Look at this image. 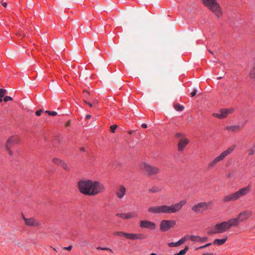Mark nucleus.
<instances>
[{
  "label": "nucleus",
  "mask_w": 255,
  "mask_h": 255,
  "mask_svg": "<svg viewBox=\"0 0 255 255\" xmlns=\"http://www.w3.org/2000/svg\"><path fill=\"white\" fill-rule=\"evenodd\" d=\"M78 185L80 192L87 195H96L105 189L104 186L98 181L82 180L78 182Z\"/></svg>",
  "instance_id": "1"
},
{
  "label": "nucleus",
  "mask_w": 255,
  "mask_h": 255,
  "mask_svg": "<svg viewBox=\"0 0 255 255\" xmlns=\"http://www.w3.org/2000/svg\"><path fill=\"white\" fill-rule=\"evenodd\" d=\"M250 186H247L241 188L237 192L225 196L223 198V201L224 202L235 201L241 197L246 195L250 192Z\"/></svg>",
  "instance_id": "2"
},
{
  "label": "nucleus",
  "mask_w": 255,
  "mask_h": 255,
  "mask_svg": "<svg viewBox=\"0 0 255 255\" xmlns=\"http://www.w3.org/2000/svg\"><path fill=\"white\" fill-rule=\"evenodd\" d=\"M186 200H183L179 202L172 204L171 206L161 205L160 206V213L172 214L180 211L183 206L186 204Z\"/></svg>",
  "instance_id": "3"
},
{
  "label": "nucleus",
  "mask_w": 255,
  "mask_h": 255,
  "mask_svg": "<svg viewBox=\"0 0 255 255\" xmlns=\"http://www.w3.org/2000/svg\"><path fill=\"white\" fill-rule=\"evenodd\" d=\"M203 4L208 7L217 17L222 15L221 7L217 0H202Z\"/></svg>",
  "instance_id": "4"
},
{
  "label": "nucleus",
  "mask_w": 255,
  "mask_h": 255,
  "mask_svg": "<svg viewBox=\"0 0 255 255\" xmlns=\"http://www.w3.org/2000/svg\"><path fill=\"white\" fill-rule=\"evenodd\" d=\"M236 145H232L229 147L226 150L222 152L219 156L214 158L208 164V168H214L218 163L223 161L227 156L231 154L235 149Z\"/></svg>",
  "instance_id": "5"
},
{
  "label": "nucleus",
  "mask_w": 255,
  "mask_h": 255,
  "mask_svg": "<svg viewBox=\"0 0 255 255\" xmlns=\"http://www.w3.org/2000/svg\"><path fill=\"white\" fill-rule=\"evenodd\" d=\"M229 229L226 222H223L216 224L212 229L208 231L209 235L214 234H221L228 231Z\"/></svg>",
  "instance_id": "6"
},
{
  "label": "nucleus",
  "mask_w": 255,
  "mask_h": 255,
  "mask_svg": "<svg viewBox=\"0 0 255 255\" xmlns=\"http://www.w3.org/2000/svg\"><path fill=\"white\" fill-rule=\"evenodd\" d=\"M211 204V202H200L193 205L192 210L196 214L203 213L209 209Z\"/></svg>",
  "instance_id": "7"
},
{
  "label": "nucleus",
  "mask_w": 255,
  "mask_h": 255,
  "mask_svg": "<svg viewBox=\"0 0 255 255\" xmlns=\"http://www.w3.org/2000/svg\"><path fill=\"white\" fill-rule=\"evenodd\" d=\"M140 168L141 170L146 172L148 175H154L157 173L158 170L157 168H154L151 165L145 163H142L140 166Z\"/></svg>",
  "instance_id": "8"
},
{
  "label": "nucleus",
  "mask_w": 255,
  "mask_h": 255,
  "mask_svg": "<svg viewBox=\"0 0 255 255\" xmlns=\"http://www.w3.org/2000/svg\"><path fill=\"white\" fill-rule=\"evenodd\" d=\"M176 224L174 220H162L160 222V230L166 231L173 227Z\"/></svg>",
  "instance_id": "9"
},
{
  "label": "nucleus",
  "mask_w": 255,
  "mask_h": 255,
  "mask_svg": "<svg viewBox=\"0 0 255 255\" xmlns=\"http://www.w3.org/2000/svg\"><path fill=\"white\" fill-rule=\"evenodd\" d=\"M253 214V212L250 210H245L240 212L237 217L239 222H244L247 220Z\"/></svg>",
  "instance_id": "10"
},
{
  "label": "nucleus",
  "mask_w": 255,
  "mask_h": 255,
  "mask_svg": "<svg viewBox=\"0 0 255 255\" xmlns=\"http://www.w3.org/2000/svg\"><path fill=\"white\" fill-rule=\"evenodd\" d=\"M22 217L24 221L25 225L27 226L37 227L40 225L39 221L34 218H26L23 214H22Z\"/></svg>",
  "instance_id": "11"
},
{
  "label": "nucleus",
  "mask_w": 255,
  "mask_h": 255,
  "mask_svg": "<svg viewBox=\"0 0 255 255\" xmlns=\"http://www.w3.org/2000/svg\"><path fill=\"white\" fill-rule=\"evenodd\" d=\"M125 238L127 239L131 240H143L145 239V236L141 234H133L126 233Z\"/></svg>",
  "instance_id": "12"
},
{
  "label": "nucleus",
  "mask_w": 255,
  "mask_h": 255,
  "mask_svg": "<svg viewBox=\"0 0 255 255\" xmlns=\"http://www.w3.org/2000/svg\"><path fill=\"white\" fill-rule=\"evenodd\" d=\"M189 142V140L186 137L180 138L178 143V150L179 151H183Z\"/></svg>",
  "instance_id": "13"
},
{
  "label": "nucleus",
  "mask_w": 255,
  "mask_h": 255,
  "mask_svg": "<svg viewBox=\"0 0 255 255\" xmlns=\"http://www.w3.org/2000/svg\"><path fill=\"white\" fill-rule=\"evenodd\" d=\"M19 141V139L17 136H12L10 137L6 141L5 148L8 149L12 145L17 144Z\"/></svg>",
  "instance_id": "14"
},
{
  "label": "nucleus",
  "mask_w": 255,
  "mask_h": 255,
  "mask_svg": "<svg viewBox=\"0 0 255 255\" xmlns=\"http://www.w3.org/2000/svg\"><path fill=\"white\" fill-rule=\"evenodd\" d=\"M140 227L141 228H147L150 229H154L155 228L154 223L142 220L140 222Z\"/></svg>",
  "instance_id": "15"
},
{
  "label": "nucleus",
  "mask_w": 255,
  "mask_h": 255,
  "mask_svg": "<svg viewBox=\"0 0 255 255\" xmlns=\"http://www.w3.org/2000/svg\"><path fill=\"white\" fill-rule=\"evenodd\" d=\"M166 41L165 40H163L162 41V48H163V52H162V61L163 65H166V64L168 61V57L166 52Z\"/></svg>",
  "instance_id": "16"
},
{
  "label": "nucleus",
  "mask_w": 255,
  "mask_h": 255,
  "mask_svg": "<svg viewBox=\"0 0 255 255\" xmlns=\"http://www.w3.org/2000/svg\"><path fill=\"white\" fill-rule=\"evenodd\" d=\"M126 189L123 185H120L117 188L116 194L118 198L122 199L125 196Z\"/></svg>",
  "instance_id": "17"
},
{
  "label": "nucleus",
  "mask_w": 255,
  "mask_h": 255,
  "mask_svg": "<svg viewBox=\"0 0 255 255\" xmlns=\"http://www.w3.org/2000/svg\"><path fill=\"white\" fill-rule=\"evenodd\" d=\"M226 223L227 224L229 229H230L233 227H237L239 225L240 222L237 218H234L229 220L228 221H226Z\"/></svg>",
  "instance_id": "18"
},
{
  "label": "nucleus",
  "mask_w": 255,
  "mask_h": 255,
  "mask_svg": "<svg viewBox=\"0 0 255 255\" xmlns=\"http://www.w3.org/2000/svg\"><path fill=\"white\" fill-rule=\"evenodd\" d=\"M225 128L228 131L236 132L240 130L242 128L239 125H230L226 126Z\"/></svg>",
  "instance_id": "19"
},
{
  "label": "nucleus",
  "mask_w": 255,
  "mask_h": 255,
  "mask_svg": "<svg viewBox=\"0 0 255 255\" xmlns=\"http://www.w3.org/2000/svg\"><path fill=\"white\" fill-rule=\"evenodd\" d=\"M234 111L233 108L231 109H223L220 111L223 119L226 118L228 115L231 114Z\"/></svg>",
  "instance_id": "20"
},
{
  "label": "nucleus",
  "mask_w": 255,
  "mask_h": 255,
  "mask_svg": "<svg viewBox=\"0 0 255 255\" xmlns=\"http://www.w3.org/2000/svg\"><path fill=\"white\" fill-rule=\"evenodd\" d=\"M185 241H186V238L183 237V238H181L180 240H179L177 242H175V243L171 242V243H168V246L170 247H178V246L184 244Z\"/></svg>",
  "instance_id": "21"
},
{
  "label": "nucleus",
  "mask_w": 255,
  "mask_h": 255,
  "mask_svg": "<svg viewBox=\"0 0 255 255\" xmlns=\"http://www.w3.org/2000/svg\"><path fill=\"white\" fill-rule=\"evenodd\" d=\"M138 213L136 212H128L125 213V219H129L133 218H137Z\"/></svg>",
  "instance_id": "22"
},
{
  "label": "nucleus",
  "mask_w": 255,
  "mask_h": 255,
  "mask_svg": "<svg viewBox=\"0 0 255 255\" xmlns=\"http://www.w3.org/2000/svg\"><path fill=\"white\" fill-rule=\"evenodd\" d=\"M227 240V237H225V238L222 239H215L213 242V244L218 246H221L223 245Z\"/></svg>",
  "instance_id": "23"
},
{
  "label": "nucleus",
  "mask_w": 255,
  "mask_h": 255,
  "mask_svg": "<svg viewBox=\"0 0 255 255\" xmlns=\"http://www.w3.org/2000/svg\"><path fill=\"white\" fill-rule=\"evenodd\" d=\"M148 211L151 213H159V207H150L148 208Z\"/></svg>",
  "instance_id": "24"
},
{
  "label": "nucleus",
  "mask_w": 255,
  "mask_h": 255,
  "mask_svg": "<svg viewBox=\"0 0 255 255\" xmlns=\"http://www.w3.org/2000/svg\"><path fill=\"white\" fill-rule=\"evenodd\" d=\"M250 77L254 80H255V63H254L252 66L250 72Z\"/></svg>",
  "instance_id": "25"
},
{
  "label": "nucleus",
  "mask_w": 255,
  "mask_h": 255,
  "mask_svg": "<svg viewBox=\"0 0 255 255\" xmlns=\"http://www.w3.org/2000/svg\"><path fill=\"white\" fill-rule=\"evenodd\" d=\"M188 249L189 247L186 246L183 250L180 251L178 254H176L174 255H184L188 251Z\"/></svg>",
  "instance_id": "26"
},
{
  "label": "nucleus",
  "mask_w": 255,
  "mask_h": 255,
  "mask_svg": "<svg viewBox=\"0 0 255 255\" xmlns=\"http://www.w3.org/2000/svg\"><path fill=\"white\" fill-rule=\"evenodd\" d=\"M190 239L194 242H200V237L192 235L190 236Z\"/></svg>",
  "instance_id": "27"
},
{
  "label": "nucleus",
  "mask_w": 255,
  "mask_h": 255,
  "mask_svg": "<svg viewBox=\"0 0 255 255\" xmlns=\"http://www.w3.org/2000/svg\"><path fill=\"white\" fill-rule=\"evenodd\" d=\"M90 94H91V93L90 91H87L86 90H84L83 92V97L84 100L89 99Z\"/></svg>",
  "instance_id": "28"
},
{
  "label": "nucleus",
  "mask_w": 255,
  "mask_h": 255,
  "mask_svg": "<svg viewBox=\"0 0 255 255\" xmlns=\"http://www.w3.org/2000/svg\"><path fill=\"white\" fill-rule=\"evenodd\" d=\"M174 109L177 111H182L184 108V106L179 104H175L174 105Z\"/></svg>",
  "instance_id": "29"
},
{
  "label": "nucleus",
  "mask_w": 255,
  "mask_h": 255,
  "mask_svg": "<svg viewBox=\"0 0 255 255\" xmlns=\"http://www.w3.org/2000/svg\"><path fill=\"white\" fill-rule=\"evenodd\" d=\"M6 93V90L3 89H0V102L2 101V98L4 97V95Z\"/></svg>",
  "instance_id": "30"
},
{
  "label": "nucleus",
  "mask_w": 255,
  "mask_h": 255,
  "mask_svg": "<svg viewBox=\"0 0 255 255\" xmlns=\"http://www.w3.org/2000/svg\"><path fill=\"white\" fill-rule=\"evenodd\" d=\"M53 162L55 164H56L61 166V165L62 164V163H63V161H62L61 160H60L59 158H54L53 159Z\"/></svg>",
  "instance_id": "31"
},
{
  "label": "nucleus",
  "mask_w": 255,
  "mask_h": 255,
  "mask_svg": "<svg viewBox=\"0 0 255 255\" xmlns=\"http://www.w3.org/2000/svg\"><path fill=\"white\" fill-rule=\"evenodd\" d=\"M249 154L252 155L255 153V144L252 145V146L248 150Z\"/></svg>",
  "instance_id": "32"
},
{
  "label": "nucleus",
  "mask_w": 255,
  "mask_h": 255,
  "mask_svg": "<svg viewBox=\"0 0 255 255\" xmlns=\"http://www.w3.org/2000/svg\"><path fill=\"white\" fill-rule=\"evenodd\" d=\"M114 235L115 236H120V237H125L126 233L123 232L117 231V232H115L114 233Z\"/></svg>",
  "instance_id": "33"
},
{
  "label": "nucleus",
  "mask_w": 255,
  "mask_h": 255,
  "mask_svg": "<svg viewBox=\"0 0 255 255\" xmlns=\"http://www.w3.org/2000/svg\"><path fill=\"white\" fill-rule=\"evenodd\" d=\"M61 166L62 167H63V168L66 170V171H69V168L68 167V166L67 165V164L65 163L64 161L63 162V163H62V164L61 165Z\"/></svg>",
  "instance_id": "34"
},
{
  "label": "nucleus",
  "mask_w": 255,
  "mask_h": 255,
  "mask_svg": "<svg viewBox=\"0 0 255 255\" xmlns=\"http://www.w3.org/2000/svg\"><path fill=\"white\" fill-rule=\"evenodd\" d=\"M45 112L46 113L48 114L50 116H56L57 115V113L56 112H55V111L51 112V111H46Z\"/></svg>",
  "instance_id": "35"
},
{
  "label": "nucleus",
  "mask_w": 255,
  "mask_h": 255,
  "mask_svg": "<svg viewBox=\"0 0 255 255\" xmlns=\"http://www.w3.org/2000/svg\"><path fill=\"white\" fill-rule=\"evenodd\" d=\"M175 136L179 139L180 138H182V137H185L184 135L182 133H176L175 134Z\"/></svg>",
  "instance_id": "36"
},
{
  "label": "nucleus",
  "mask_w": 255,
  "mask_h": 255,
  "mask_svg": "<svg viewBox=\"0 0 255 255\" xmlns=\"http://www.w3.org/2000/svg\"><path fill=\"white\" fill-rule=\"evenodd\" d=\"M97 250H104V251H110L111 252H113L112 250L109 248H102V247H98L97 248Z\"/></svg>",
  "instance_id": "37"
},
{
  "label": "nucleus",
  "mask_w": 255,
  "mask_h": 255,
  "mask_svg": "<svg viewBox=\"0 0 255 255\" xmlns=\"http://www.w3.org/2000/svg\"><path fill=\"white\" fill-rule=\"evenodd\" d=\"M117 128V125H113V126H111V127H110L111 131L112 132L114 133L115 131V130Z\"/></svg>",
  "instance_id": "38"
},
{
  "label": "nucleus",
  "mask_w": 255,
  "mask_h": 255,
  "mask_svg": "<svg viewBox=\"0 0 255 255\" xmlns=\"http://www.w3.org/2000/svg\"><path fill=\"white\" fill-rule=\"evenodd\" d=\"M213 116L215 117L218 118L220 119H223L222 117L221 116V113L218 114V113H214L213 114Z\"/></svg>",
  "instance_id": "39"
},
{
  "label": "nucleus",
  "mask_w": 255,
  "mask_h": 255,
  "mask_svg": "<svg viewBox=\"0 0 255 255\" xmlns=\"http://www.w3.org/2000/svg\"><path fill=\"white\" fill-rule=\"evenodd\" d=\"M116 216L122 219H125V213H117Z\"/></svg>",
  "instance_id": "40"
},
{
  "label": "nucleus",
  "mask_w": 255,
  "mask_h": 255,
  "mask_svg": "<svg viewBox=\"0 0 255 255\" xmlns=\"http://www.w3.org/2000/svg\"><path fill=\"white\" fill-rule=\"evenodd\" d=\"M12 98L9 96H5V97H4V98L3 99V101L5 102H7L9 101H12Z\"/></svg>",
  "instance_id": "41"
},
{
  "label": "nucleus",
  "mask_w": 255,
  "mask_h": 255,
  "mask_svg": "<svg viewBox=\"0 0 255 255\" xmlns=\"http://www.w3.org/2000/svg\"><path fill=\"white\" fill-rule=\"evenodd\" d=\"M207 240H208V238L207 237H203V238L200 237V242L204 243V242H206Z\"/></svg>",
  "instance_id": "42"
},
{
  "label": "nucleus",
  "mask_w": 255,
  "mask_h": 255,
  "mask_svg": "<svg viewBox=\"0 0 255 255\" xmlns=\"http://www.w3.org/2000/svg\"><path fill=\"white\" fill-rule=\"evenodd\" d=\"M72 248V246H69L67 247H64L63 248V250H67V251H71Z\"/></svg>",
  "instance_id": "43"
},
{
  "label": "nucleus",
  "mask_w": 255,
  "mask_h": 255,
  "mask_svg": "<svg viewBox=\"0 0 255 255\" xmlns=\"http://www.w3.org/2000/svg\"><path fill=\"white\" fill-rule=\"evenodd\" d=\"M196 93H197V90H195V89H194V90L192 92V93H191V96L192 97H193L195 96L196 95Z\"/></svg>",
  "instance_id": "44"
},
{
  "label": "nucleus",
  "mask_w": 255,
  "mask_h": 255,
  "mask_svg": "<svg viewBox=\"0 0 255 255\" xmlns=\"http://www.w3.org/2000/svg\"><path fill=\"white\" fill-rule=\"evenodd\" d=\"M84 102L89 106L90 107H92L93 106V104H91L90 102H87L85 100H84Z\"/></svg>",
  "instance_id": "45"
},
{
  "label": "nucleus",
  "mask_w": 255,
  "mask_h": 255,
  "mask_svg": "<svg viewBox=\"0 0 255 255\" xmlns=\"http://www.w3.org/2000/svg\"><path fill=\"white\" fill-rule=\"evenodd\" d=\"M43 112V111L42 110H39L37 111L36 112V115L37 116H39L41 115V113Z\"/></svg>",
  "instance_id": "46"
},
{
  "label": "nucleus",
  "mask_w": 255,
  "mask_h": 255,
  "mask_svg": "<svg viewBox=\"0 0 255 255\" xmlns=\"http://www.w3.org/2000/svg\"><path fill=\"white\" fill-rule=\"evenodd\" d=\"M141 127H142V128H147V125L146 124H142Z\"/></svg>",
  "instance_id": "47"
},
{
  "label": "nucleus",
  "mask_w": 255,
  "mask_h": 255,
  "mask_svg": "<svg viewBox=\"0 0 255 255\" xmlns=\"http://www.w3.org/2000/svg\"><path fill=\"white\" fill-rule=\"evenodd\" d=\"M10 147H9V149H6L8 151L9 154L10 155H11L12 154V151L10 150Z\"/></svg>",
  "instance_id": "48"
},
{
  "label": "nucleus",
  "mask_w": 255,
  "mask_h": 255,
  "mask_svg": "<svg viewBox=\"0 0 255 255\" xmlns=\"http://www.w3.org/2000/svg\"><path fill=\"white\" fill-rule=\"evenodd\" d=\"M1 4H2L4 7H6V6H7V3H6V2H5L1 1Z\"/></svg>",
  "instance_id": "49"
},
{
  "label": "nucleus",
  "mask_w": 255,
  "mask_h": 255,
  "mask_svg": "<svg viewBox=\"0 0 255 255\" xmlns=\"http://www.w3.org/2000/svg\"><path fill=\"white\" fill-rule=\"evenodd\" d=\"M202 255H215V254H213V253H205V254H203Z\"/></svg>",
  "instance_id": "50"
},
{
  "label": "nucleus",
  "mask_w": 255,
  "mask_h": 255,
  "mask_svg": "<svg viewBox=\"0 0 255 255\" xmlns=\"http://www.w3.org/2000/svg\"><path fill=\"white\" fill-rule=\"evenodd\" d=\"M91 118V116L90 115H87L86 116V120H89Z\"/></svg>",
  "instance_id": "51"
},
{
  "label": "nucleus",
  "mask_w": 255,
  "mask_h": 255,
  "mask_svg": "<svg viewBox=\"0 0 255 255\" xmlns=\"http://www.w3.org/2000/svg\"><path fill=\"white\" fill-rule=\"evenodd\" d=\"M205 248V246H201L200 247H198L196 249V250H200V249H204Z\"/></svg>",
  "instance_id": "52"
},
{
  "label": "nucleus",
  "mask_w": 255,
  "mask_h": 255,
  "mask_svg": "<svg viewBox=\"0 0 255 255\" xmlns=\"http://www.w3.org/2000/svg\"><path fill=\"white\" fill-rule=\"evenodd\" d=\"M97 103H98V102L97 101H96V100L94 101L93 102V106H96L97 105Z\"/></svg>",
  "instance_id": "53"
},
{
  "label": "nucleus",
  "mask_w": 255,
  "mask_h": 255,
  "mask_svg": "<svg viewBox=\"0 0 255 255\" xmlns=\"http://www.w3.org/2000/svg\"><path fill=\"white\" fill-rule=\"evenodd\" d=\"M70 124V121H68L65 125L66 127H68Z\"/></svg>",
  "instance_id": "54"
},
{
  "label": "nucleus",
  "mask_w": 255,
  "mask_h": 255,
  "mask_svg": "<svg viewBox=\"0 0 255 255\" xmlns=\"http://www.w3.org/2000/svg\"><path fill=\"white\" fill-rule=\"evenodd\" d=\"M212 244L211 243H208V244H207L206 245H204V246H205V248L210 246Z\"/></svg>",
  "instance_id": "55"
},
{
  "label": "nucleus",
  "mask_w": 255,
  "mask_h": 255,
  "mask_svg": "<svg viewBox=\"0 0 255 255\" xmlns=\"http://www.w3.org/2000/svg\"><path fill=\"white\" fill-rule=\"evenodd\" d=\"M80 150H81V151H85V148H84V147H81V148H80Z\"/></svg>",
  "instance_id": "56"
},
{
  "label": "nucleus",
  "mask_w": 255,
  "mask_h": 255,
  "mask_svg": "<svg viewBox=\"0 0 255 255\" xmlns=\"http://www.w3.org/2000/svg\"><path fill=\"white\" fill-rule=\"evenodd\" d=\"M223 78V76H219V77L217 78L218 79H221Z\"/></svg>",
  "instance_id": "57"
},
{
  "label": "nucleus",
  "mask_w": 255,
  "mask_h": 255,
  "mask_svg": "<svg viewBox=\"0 0 255 255\" xmlns=\"http://www.w3.org/2000/svg\"><path fill=\"white\" fill-rule=\"evenodd\" d=\"M209 52L211 54H213V52L211 51V50H209Z\"/></svg>",
  "instance_id": "58"
},
{
  "label": "nucleus",
  "mask_w": 255,
  "mask_h": 255,
  "mask_svg": "<svg viewBox=\"0 0 255 255\" xmlns=\"http://www.w3.org/2000/svg\"><path fill=\"white\" fill-rule=\"evenodd\" d=\"M128 133L129 134H131L132 133V131H128Z\"/></svg>",
  "instance_id": "59"
},
{
  "label": "nucleus",
  "mask_w": 255,
  "mask_h": 255,
  "mask_svg": "<svg viewBox=\"0 0 255 255\" xmlns=\"http://www.w3.org/2000/svg\"><path fill=\"white\" fill-rule=\"evenodd\" d=\"M149 191H150V192H154V191H153V190H152V189H150V190H149Z\"/></svg>",
  "instance_id": "60"
},
{
  "label": "nucleus",
  "mask_w": 255,
  "mask_h": 255,
  "mask_svg": "<svg viewBox=\"0 0 255 255\" xmlns=\"http://www.w3.org/2000/svg\"><path fill=\"white\" fill-rule=\"evenodd\" d=\"M150 255H156L154 253H152Z\"/></svg>",
  "instance_id": "61"
},
{
  "label": "nucleus",
  "mask_w": 255,
  "mask_h": 255,
  "mask_svg": "<svg viewBox=\"0 0 255 255\" xmlns=\"http://www.w3.org/2000/svg\"><path fill=\"white\" fill-rule=\"evenodd\" d=\"M53 249L54 250V251L57 252V250H56V249L54 248Z\"/></svg>",
  "instance_id": "62"
}]
</instances>
